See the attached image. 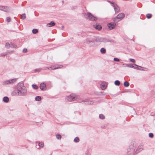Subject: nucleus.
Instances as JSON below:
<instances>
[{"label": "nucleus", "mask_w": 155, "mask_h": 155, "mask_svg": "<svg viewBox=\"0 0 155 155\" xmlns=\"http://www.w3.org/2000/svg\"><path fill=\"white\" fill-rule=\"evenodd\" d=\"M129 60H130V61L131 62H133V63H135V62H136L135 60L134 59H133L130 58L129 59Z\"/></svg>", "instance_id": "ea45409f"}, {"label": "nucleus", "mask_w": 155, "mask_h": 155, "mask_svg": "<svg viewBox=\"0 0 155 155\" xmlns=\"http://www.w3.org/2000/svg\"><path fill=\"white\" fill-rule=\"evenodd\" d=\"M101 53L102 54H105L106 52V50L104 48H102L100 50Z\"/></svg>", "instance_id": "6ab92c4d"}, {"label": "nucleus", "mask_w": 155, "mask_h": 155, "mask_svg": "<svg viewBox=\"0 0 155 155\" xmlns=\"http://www.w3.org/2000/svg\"><path fill=\"white\" fill-rule=\"evenodd\" d=\"M116 25V24L115 23L111 22L108 23L107 24L108 27L110 29H112L114 28L115 26Z\"/></svg>", "instance_id": "9d476101"}, {"label": "nucleus", "mask_w": 155, "mask_h": 155, "mask_svg": "<svg viewBox=\"0 0 155 155\" xmlns=\"http://www.w3.org/2000/svg\"><path fill=\"white\" fill-rule=\"evenodd\" d=\"M38 145L41 147H43L44 146V143L43 142H39L38 144Z\"/></svg>", "instance_id": "cd10ccee"}, {"label": "nucleus", "mask_w": 155, "mask_h": 155, "mask_svg": "<svg viewBox=\"0 0 155 155\" xmlns=\"http://www.w3.org/2000/svg\"><path fill=\"white\" fill-rule=\"evenodd\" d=\"M149 137L150 138H153V134L152 133H150L149 134Z\"/></svg>", "instance_id": "58836bf2"}, {"label": "nucleus", "mask_w": 155, "mask_h": 155, "mask_svg": "<svg viewBox=\"0 0 155 155\" xmlns=\"http://www.w3.org/2000/svg\"><path fill=\"white\" fill-rule=\"evenodd\" d=\"M135 64H126V66L127 67L129 68H135Z\"/></svg>", "instance_id": "2eb2a0df"}, {"label": "nucleus", "mask_w": 155, "mask_h": 155, "mask_svg": "<svg viewBox=\"0 0 155 155\" xmlns=\"http://www.w3.org/2000/svg\"><path fill=\"white\" fill-rule=\"evenodd\" d=\"M40 88L42 91H45L46 89V86L45 84L41 83L40 85Z\"/></svg>", "instance_id": "9b49d317"}, {"label": "nucleus", "mask_w": 155, "mask_h": 155, "mask_svg": "<svg viewBox=\"0 0 155 155\" xmlns=\"http://www.w3.org/2000/svg\"><path fill=\"white\" fill-rule=\"evenodd\" d=\"M79 97L76 96L75 94H72L70 95L67 96L66 99L69 101H73L79 98Z\"/></svg>", "instance_id": "f03ea898"}, {"label": "nucleus", "mask_w": 155, "mask_h": 155, "mask_svg": "<svg viewBox=\"0 0 155 155\" xmlns=\"http://www.w3.org/2000/svg\"><path fill=\"white\" fill-rule=\"evenodd\" d=\"M11 44L12 45V46H11V47H12L14 48H17V45L15 44L14 43H11Z\"/></svg>", "instance_id": "f704fd0d"}, {"label": "nucleus", "mask_w": 155, "mask_h": 155, "mask_svg": "<svg viewBox=\"0 0 155 155\" xmlns=\"http://www.w3.org/2000/svg\"><path fill=\"white\" fill-rule=\"evenodd\" d=\"M114 60L115 61H120V60L119 59L117 58H114Z\"/></svg>", "instance_id": "a19ab883"}, {"label": "nucleus", "mask_w": 155, "mask_h": 155, "mask_svg": "<svg viewBox=\"0 0 155 155\" xmlns=\"http://www.w3.org/2000/svg\"><path fill=\"white\" fill-rule=\"evenodd\" d=\"M5 45V47H7L8 48H9L11 47L10 44L8 42L6 43Z\"/></svg>", "instance_id": "2f4dec72"}, {"label": "nucleus", "mask_w": 155, "mask_h": 155, "mask_svg": "<svg viewBox=\"0 0 155 155\" xmlns=\"http://www.w3.org/2000/svg\"><path fill=\"white\" fill-rule=\"evenodd\" d=\"M93 101H91L90 102L89 101H88V103H87L88 104H93Z\"/></svg>", "instance_id": "37998d69"}, {"label": "nucleus", "mask_w": 155, "mask_h": 155, "mask_svg": "<svg viewBox=\"0 0 155 155\" xmlns=\"http://www.w3.org/2000/svg\"><path fill=\"white\" fill-rule=\"evenodd\" d=\"M62 67L61 65H56L55 66H52L49 67L48 70H54L58 68H61Z\"/></svg>", "instance_id": "423d86ee"}, {"label": "nucleus", "mask_w": 155, "mask_h": 155, "mask_svg": "<svg viewBox=\"0 0 155 155\" xmlns=\"http://www.w3.org/2000/svg\"><path fill=\"white\" fill-rule=\"evenodd\" d=\"M56 138L58 140H60L61 139V136L59 134H57L56 135Z\"/></svg>", "instance_id": "c756f323"}, {"label": "nucleus", "mask_w": 155, "mask_h": 155, "mask_svg": "<svg viewBox=\"0 0 155 155\" xmlns=\"http://www.w3.org/2000/svg\"><path fill=\"white\" fill-rule=\"evenodd\" d=\"M143 146L142 145H140L138 147L137 150L139 152H140L143 150Z\"/></svg>", "instance_id": "f3484780"}, {"label": "nucleus", "mask_w": 155, "mask_h": 155, "mask_svg": "<svg viewBox=\"0 0 155 155\" xmlns=\"http://www.w3.org/2000/svg\"><path fill=\"white\" fill-rule=\"evenodd\" d=\"M84 8H85V9L86 8V7H84Z\"/></svg>", "instance_id": "09e8293b"}, {"label": "nucleus", "mask_w": 155, "mask_h": 155, "mask_svg": "<svg viewBox=\"0 0 155 155\" xmlns=\"http://www.w3.org/2000/svg\"><path fill=\"white\" fill-rule=\"evenodd\" d=\"M130 150H131L130 153H132L134 151V149H131Z\"/></svg>", "instance_id": "49530a36"}, {"label": "nucleus", "mask_w": 155, "mask_h": 155, "mask_svg": "<svg viewBox=\"0 0 155 155\" xmlns=\"http://www.w3.org/2000/svg\"><path fill=\"white\" fill-rule=\"evenodd\" d=\"M38 32V30L37 29H34L32 30V32L34 34H37Z\"/></svg>", "instance_id": "b1692460"}, {"label": "nucleus", "mask_w": 155, "mask_h": 155, "mask_svg": "<svg viewBox=\"0 0 155 155\" xmlns=\"http://www.w3.org/2000/svg\"><path fill=\"white\" fill-rule=\"evenodd\" d=\"M41 100V97L40 96H37L35 97V100L36 101H40Z\"/></svg>", "instance_id": "a211bd4d"}, {"label": "nucleus", "mask_w": 155, "mask_h": 155, "mask_svg": "<svg viewBox=\"0 0 155 155\" xmlns=\"http://www.w3.org/2000/svg\"><path fill=\"white\" fill-rule=\"evenodd\" d=\"M100 40L101 42H103L104 43H106L111 41V40H110L109 38H107L101 37Z\"/></svg>", "instance_id": "1a4fd4ad"}, {"label": "nucleus", "mask_w": 155, "mask_h": 155, "mask_svg": "<svg viewBox=\"0 0 155 155\" xmlns=\"http://www.w3.org/2000/svg\"><path fill=\"white\" fill-rule=\"evenodd\" d=\"M3 100L4 102L7 103L9 101V99L8 97L5 96L3 97Z\"/></svg>", "instance_id": "dca6fc26"}, {"label": "nucleus", "mask_w": 155, "mask_h": 155, "mask_svg": "<svg viewBox=\"0 0 155 155\" xmlns=\"http://www.w3.org/2000/svg\"><path fill=\"white\" fill-rule=\"evenodd\" d=\"M42 69L41 68H37L34 71L35 72H40L42 70Z\"/></svg>", "instance_id": "bb28decb"}, {"label": "nucleus", "mask_w": 155, "mask_h": 155, "mask_svg": "<svg viewBox=\"0 0 155 155\" xmlns=\"http://www.w3.org/2000/svg\"><path fill=\"white\" fill-rule=\"evenodd\" d=\"M129 83L127 81H125L124 82V85L125 87H128L129 86Z\"/></svg>", "instance_id": "5701e85b"}, {"label": "nucleus", "mask_w": 155, "mask_h": 155, "mask_svg": "<svg viewBox=\"0 0 155 155\" xmlns=\"http://www.w3.org/2000/svg\"><path fill=\"white\" fill-rule=\"evenodd\" d=\"M125 17V14L122 13H119L116 17L113 19L114 21L116 22H117L120 21Z\"/></svg>", "instance_id": "7ed1b4c3"}, {"label": "nucleus", "mask_w": 155, "mask_h": 155, "mask_svg": "<svg viewBox=\"0 0 155 155\" xmlns=\"http://www.w3.org/2000/svg\"><path fill=\"white\" fill-rule=\"evenodd\" d=\"M95 41L94 37H92L91 38V39H88V41L89 42H93Z\"/></svg>", "instance_id": "aec40b11"}, {"label": "nucleus", "mask_w": 155, "mask_h": 155, "mask_svg": "<svg viewBox=\"0 0 155 155\" xmlns=\"http://www.w3.org/2000/svg\"><path fill=\"white\" fill-rule=\"evenodd\" d=\"M114 84L116 85L119 86L120 85V81L118 80H116L114 82Z\"/></svg>", "instance_id": "4be33fe9"}, {"label": "nucleus", "mask_w": 155, "mask_h": 155, "mask_svg": "<svg viewBox=\"0 0 155 155\" xmlns=\"http://www.w3.org/2000/svg\"><path fill=\"white\" fill-rule=\"evenodd\" d=\"M13 51H6V52H8L9 53H8V54H11V53H12L13 52Z\"/></svg>", "instance_id": "a18cd8bd"}, {"label": "nucleus", "mask_w": 155, "mask_h": 155, "mask_svg": "<svg viewBox=\"0 0 155 155\" xmlns=\"http://www.w3.org/2000/svg\"><path fill=\"white\" fill-rule=\"evenodd\" d=\"M48 68H49V67H44L43 68V69L45 70H48Z\"/></svg>", "instance_id": "c03bdc74"}, {"label": "nucleus", "mask_w": 155, "mask_h": 155, "mask_svg": "<svg viewBox=\"0 0 155 155\" xmlns=\"http://www.w3.org/2000/svg\"><path fill=\"white\" fill-rule=\"evenodd\" d=\"M79 141V138L78 137H76L74 139V141L75 143L78 142Z\"/></svg>", "instance_id": "393cba45"}, {"label": "nucleus", "mask_w": 155, "mask_h": 155, "mask_svg": "<svg viewBox=\"0 0 155 155\" xmlns=\"http://www.w3.org/2000/svg\"><path fill=\"white\" fill-rule=\"evenodd\" d=\"M107 87V86L106 85V84H101V88L103 90H104L106 89Z\"/></svg>", "instance_id": "412c9836"}, {"label": "nucleus", "mask_w": 155, "mask_h": 155, "mask_svg": "<svg viewBox=\"0 0 155 155\" xmlns=\"http://www.w3.org/2000/svg\"><path fill=\"white\" fill-rule=\"evenodd\" d=\"M135 68H134V69H136L137 70H142V71L145 70L144 69H143V68H143L141 66L137 65H136V64H135Z\"/></svg>", "instance_id": "ddd939ff"}, {"label": "nucleus", "mask_w": 155, "mask_h": 155, "mask_svg": "<svg viewBox=\"0 0 155 155\" xmlns=\"http://www.w3.org/2000/svg\"><path fill=\"white\" fill-rule=\"evenodd\" d=\"M101 37H97L96 38L95 40L97 42H101Z\"/></svg>", "instance_id": "c9c22d12"}, {"label": "nucleus", "mask_w": 155, "mask_h": 155, "mask_svg": "<svg viewBox=\"0 0 155 155\" xmlns=\"http://www.w3.org/2000/svg\"><path fill=\"white\" fill-rule=\"evenodd\" d=\"M28 51L27 49L26 48H24L23 50V52L24 53H26Z\"/></svg>", "instance_id": "79ce46f5"}, {"label": "nucleus", "mask_w": 155, "mask_h": 155, "mask_svg": "<svg viewBox=\"0 0 155 155\" xmlns=\"http://www.w3.org/2000/svg\"><path fill=\"white\" fill-rule=\"evenodd\" d=\"M10 8L8 6H4L1 5L0 6V10L7 12H9Z\"/></svg>", "instance_id": "39448f33"}, {"label": "nucleus", "mask_w": 155, "mask_h": 155, "mask_svg": "<svg viewBox=\"0 0 155 155\" xmlns=\"http://www.w3.org/2000/svg\"><path fill=\"white\" fill-rule=\"evenodd\" d=\"M152 17V15L150 14H147L146 15V17L148 19Z\"/></svg>", "instance_id": "72a5a7b5"}, {"label": "nucleus", "mask_w": 155, "mask_h": 155, "mask_svg": "<svg viewBox=\"0 0 155 155\" xmlns=\"http://www.w3.org/2000/svg\"><path fill=\"white\" fill-rule=\"evenodd\" d=\"M83 14L84 15V17L86 18H87V11H86V12L84 11Z\"/></svg>", "instance_id": "e433bc0d"}, {"label": "nucleus", "mask_w": 155, "mask_h": 155, "mask_svg": "<svg viewBox=\"0 0 155 155\" xmlns=\"http://www.w3.org/2000/svg\"><path fill=\"white\" fill-rule=\"evenodd\" d=\"M8 53H9L8 52H6L5 53H2L1 54V56H3L5 57L8 54Z\"/></svg>", "instance_id": "c85d7f7f"}, {"label": "nucleus", "mask_w": 155, "mask_h": 155, "mask_svg": "<svg viewBox=\"0 0 155 155\" xmlns=\"http://www.w3.org/2000/svg\"><path fill=\"white\" fill-rule=\"evenodd\" d=\"M17 79L15 78L9 80L4 82V84L6 85L13 83L16 81Z\"/></svg>", "instance_id": "6e6552de"}, {"label": "nucleus", "mask_w": 155, "mask_h": 155, "mask_svg": "<svg viewBox=\"0 0 155 155\" xmlns=\"http://www.w3.org/2000/svg\"><path fill=\"white\" fill-rule=\"evenodd\" d=\"M55 25V23L53 21H51L50 23L47 24V26L48 27H52Z\"/></svg>", "instance_id": "4468645a"}, {"label": "nucleus", "mask_w": 155, "mask_h": 155, "mask_svg": "<svg viewBox=\"0 0 155 155\" xmlns=\"http://www.w3.org/2000/svg\"><path fill=\"white\" fill-rule=\"evenodd\" d=\"M17 90L13 91L12 94L13 95L25 96L27 94V89L24 86L23 81L19 82L17 86Z\"/></svg>", "instance_id": "f257e3e1"}, {"label": "nucleus", "mask_w": 155, "mask_h": 155, "mask_svg": "<svg viewBox=\"0 0 155 155\" xmlns=\"http://www.w3.org/2000/svg\"><path fill=\"white\" fill-rule=\"evenodd\" d=\"M32 86L33 88L36 90L38 88V86L36 84H33Z\"/></svg>", "instance_id": "a878e982"}, {"label": "nucleus", "mask_w": 155, "mask_h": 155, "mask_svg": "<svg viewBox=\"0 0 155 155\" xmlns=\"http://www.w3.org/2000/svg\"><path fill=\"white\" fill-rule=\"evenodd\" d=\"M93 27L96 29L98 31L100 30L102 28L101 26L100 25H98L97 24H96L95 25H94Z\"/></svg>", "instance_id": "f8f14e48"}, {"label": "nucleus", "mask_w": 155, "mask_h": 155, "mask_svg": "<svg viewBox=\"0 0 155 155\" xmlns=\"http://www.w3.org/2000/svg\"><path fill=\"white\" fill-rule=\"evenodd\" d=\"M62 28H64V26H62Z\"/></svg>", "instance_id": "de8ad7c7"}, {"label": "nucleus", "mask_w": 155, "mask_h": 155, "mask_svg": "<svg viewBox=\"0 0 155 155\" xmlns=\"http://www.w3.org/2000/svg\"><path fill=\"white\" fill-rule=\"evenodd\" d=\"M11 19L10 17H7L6 18V21L8 22L11 21Z\"/></svg>", "instance_id": "4c0bfd02"}, {"label": "nucleus", "mask_w": 155, "mask_h": 155, "mask_svg": "<svg viewBox=\"0 0 155 155\" xmlns=\"http://www.w3.org/2000/svg\"><path fill=\"white\" fill-rule=\"evenodd\" d=\"M109 2H110L111 4H112V6L114 8L115 12H119L120 11V8L118 7V6H117L116 4H115L113 2H111L110 1H109Z\"/></svg>", "instance_id": "0eeeda50"}, {"label": "nucleus", "mask_w": 155, "mask_h": 155, "mask_svg": "<svg viewBox=\"0 0 155 155\" xmlns=\"http://www.w3.org/2000/svg\"><path fill=\"white\" fill-rule=\"evenodd\" d=\"M99 117L101 119H103L105 118V117L104 115L102 114H100L99 115Z\"/></svg>", "instance_id": "7c9ffc66"}, {"label": "nucleus", "mask_w": 155, "mask_h": 155, "mask_svg": "<svg viewBox=\"0 0 155 155\" xmlns=\"http://www.w3.org/2000/svg\"><path fill=\"white\" fill-rule=\"evenodd\" d=\"M88 19L91 21H96L97 20V17L94 16L90 13L88 12Z\"/></svg>", "instance_id": "20e7f679"}, {"label": "nucleus", "mask_w": 155, "mask_h": 155, "mask_svg": "<svg viewBox=\"0 0 155 155\" xmlns=\"http://www.w3.org/2000/svg\"><path fill=\"white\" fill-rule=\"evenodd\" d=\"M26 18V15L25 14H23L21 15V19L22 20H24Z\"/></svg>", "instance_id": "473e14b6"}]
</instances>
